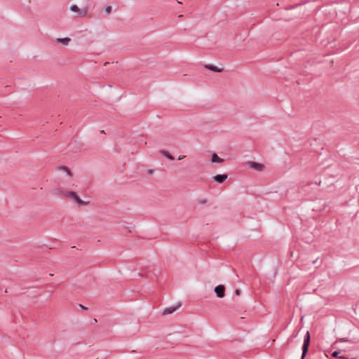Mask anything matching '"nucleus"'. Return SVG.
<instances>
[{"label": "nucleus", "instance_id": "20e7f679", "mask_svg": "<svg viewBox=\"0 0 359 359\" xmlns=\"http://www.w3.org/2000/svg\"><path fill=\"white\" fill-rule=\"evenodd\" d=\"M247 164L250 168L255 169L257 171H262L264 168V165L263 164L254 161H248Z\"/></svg>", "mask_w": 359, "mask_h": 359}, {"label": "nucleus", "instance_id": "4468645a", "mask_svg": "<svg viewBox=\"0 0 359 359\" xmlns=\"http://www.w3.org/2000/svg\"><path fill=\"white\" fill-rule=\"evenodd\" d=\"M339 353L340 351H336L332 353V355L333 357H339V359H346V358L344 355H340Z\"/></svg>", "mask_w": 359, "mask_h": 359}, {"label": "nucleus", "instance_id": "9b49d317", "mask_svg": "<svg viewBox=\"0 0 359 359\" xmlns=\"http://www.w3.org/2000/svg\"><path fill=\"white\" fill-rule=\"evenodd\" d=\"M210 161H211L212 163H222V162H224V159L221 158L220 157H219L217 156V154H215V153H213L211 155Z\"/></svg>", "mask_w": 359, "mask_h": 359}, {"label": "nucleus", "instance_id": "ddd939ff", "mask_svg": "<svg viewBox=\"0 0 359 359\" xmlns=\"http://www.w3.org/2000/svg\"><path fill=\"white\" fill-rule=\"evenodd\" d=\"M58 170H63L65 171L67 175L69 176H72V172L71 170L67 168V167H65V166H60L57 168Z\"/></svg>", "mask_w": 359, "mask_h": 359}, {"label": "nucleus", "instance_id": "393cba45", "mask_svg": "<svg viewBox=\"0 0 359 359\" xmlns=\"http://www.w3.org/2000/svg\"><path fill=\"white\" fill-rule=\"evenodd\" d=\"M100 133H104V130H101Z\"/></svg>", "mask_w": 359, "mask_h": 359}, {"label": "nucleus", "instance_id": "f3484780", "mask_svg": "<svg viewBox=\"0 0 359 359\" xmlns=\"http://www.w3.org/2000/svg\"><path fill=\"white\" fill-rule=\"evenodd\" d=\"M207 201H208L206 198H201V199L198 200V203L203 205V204H205L207 203Z\"/></svg>", "mask_w": 359, "mask_h": 359}, {"label": "nucleus", "instance_id": "0eeeda50", "mask_svg": "<svg viewBox=\"0 0 359 359\" xmlns=\"http://www.w3.org/2000/svg\"><path fill=\"white\" fill-rule=\"evenodd\" d=\"M228 176L226 174L223 175H216L213 177V179L215 182L218 183H222L224 182Z\"/></svg>", "mask_w": 359, "mask_h": 359}, {"label": "nucleus", "instance_id": "b1692460", "mask_svg": "<svg viewBox=\"0 0 359 359\" xmlns=\"http://www.w3.org/2000/svg\"><path fill=\"white\" fill-rule=\"evenodd\" d=\"M109 65V62H105V63H104V66H107V65Z\"/></svg>", "mask_w": 359, "mask_h": 359}, {"label": "nucleus", "instance_id": "5701e85b", "mask_svg": "<svg viewBox=\"0 0 359 359\" xmlns=\"http://www.w3.org/2000/svg\"><path fill=\"white\" fill-rule=\"evenodd\" d=\"M320 183H321V182H320V181H319V182H316V184L320 185Z\"/></svg>", "mask_w": 359, "mask_h": 359}, {"label": "nucleus", "instance_id": "1a4fd4ad", "mask_svg": "<svg viewBox=\"0 0 359 359\" xmlns=\"http://www.w3.org/2000/svg\"><path fill=\"white\" fill-rule=\"evenodd\" d=\"M53 193L55 194H59L60 196H68V194L69 193V191L63 188H59L53 190Z\"/></svg>", "mask_w": 359, "mask_h": 359}, {"label": "nucleus", "instance_id": "412c9836", "mask_svg": "<svg viewBox=\"0 0 359 359\" xmlns=\"http://www.w3.org/2000/svg\"><path fill=\"white\" fill-rule=\"evenodd\" d=\"M153 172H154V171H153L152 170H148L147 171V174H149V175H152V174H153Z\"/></svg>", "mask_w": 359, "mask_h": 359}, {"label": "nucleus", "instance_id": "4be33fe9", "mask_svg": "<svg viewBox=\"0 0 359 359\" xmlns=\"http://www.w3.org/2000/svg\"><path fill=\"white\" fill-rule=\"evenodd\" d=\"M79 306L82 309H87L85 306H83V305L81 304H79Z\"/></svg>", "mask_w": 359, "mask_h": 359}, {"label": "nucleus", "instance_id": "aec40b11", "mask_svg": "<svg viewBox=\"0 0 359 359\" xmlns=\"http://www.w3.org/2000/svg\"><path fill=\"white\" fill-rule=\"evenodd\" d=\"M186 156L184 155H181V156H179L178 157V160H182L185 158Z\"/></svg>", "mask_w": 359, "mask_h": 359}, {"label": "nucleus", "instance_id": "f03ea898", "mask_svg": "<svg viewBox=\"0 0 359 359\" xmlns=\"http://www.w3.org/2000/svg\"><path fill=\"white\" fill-rule=\"evenodd\" d=\"M67 197L71 198L72 201L76 202L79 205H86L89 204V203H90L89 201H84L81 200L78 196L76 193H75L74 191H69Z\"/></svg>", "mask_w": 359, "mask_h": 359}, {"label": "nucleus", "instance_id": "423d86ee", "mask_svg": "<svg viewBox=\"0 0 359 359\" xmlns=\"http://www.w3.org/2000/svg\"><path fill=\"white\" fill-rule=\"evenodd\" d=\"M181 306H182L181 303H177V304L175 306H170V307L166 308L163 311V315L165 316V315L171 314L173 312H175L177 309H179Z\"/></svg>", "mask_w": 359, "mask_h": 359}, {"label": "nucleus", "instance_id": "6ab92c4d", "mask_svg": "<svg viewBox=\"0 0 359 359\" xmlns=\"http://www.w3.org/2000/svg\"><path fill=\"white\" fill-rule=\"evenodd\" d=\"M241 291L239 289H236L234 292L235 294L237 296H239L241 294Z\"/></svg>", "mask_w": 359, "mask_h": 359}, {"label": "nucleus", "instance_id": "39448f33", "mask_svg": "<svg viewBox=\"0 0 359 359\" xmlns=\"http://www.w3.org/2000/svg\"><path fill=\"white\" fill-rule=\"evenodd\" d=\"M217 297L222 298L225 295V287L223 285H219L214 289Z\"/></svg>", "mask_w": 359, "mask_h": 359}, {"label": "nucleus", "instance_id": "a878e982", "mask_svg": "<svg viewBox=\"0 0 359 359\" xmlns=\"http://www.w3.org/2000/svg\"><path fill=\"white\" fill-rule=\"evenodd\" d=\"M93 322H97L96 318H95V319L93 320Z\"/></svg>", "mask_w": 359, "mask_h": 359}, {"label": "nucleus", "instance_id": "f257e3e1", "mask_svg": "<svg viewBox=\"0 0 359 359\" xmlns=\"http://www.w3.org/2000/svg\"><path fill=\"white\" fill-rule=\"evenodd\" d=\"M309 344H310V333L309 331H307L304 336V343H303V346H302V359H304V357L306 356V355L308 352V350H309Z\"/></svg>", "mask_w": 359, "mask_h": 359}, {"label": "nucleus", "instance_id": "6e6552de", "mask_svg": "<svg viewBox=\"0 0 359 359\" xmlns=\"http://www.w3.org/2000/svg\"><path fill=\"white\" fill-rule=\"evenodd\" d=\"M204 67L207 69L211 70L215 72H222L224 71L223 68H219L216 66H214L212 65H205Z\"/></svg>", "mask_w": 359, "mask_h": 359}, {"label": "nucleus", "instance_id": "7ed1b4c3", "mask_svg": "<svg viewBox=\"0 0 359 359\" xmlns=\"http://www.w3.org/2000/svg\"><path fill=\"white\" fill-rule=\"evenodd\" d=\"M70 10L72 12L77 13V16L78 17H84V16L86 15V14L88 13V8H84L83 9H80L76 5H72L70 7Z\"/></svg>", "mask_w": 359, "mask_h": 359}, {"label": "nucleus", "instance_id": "2eb2a0df", "mask_svg": "<svg viewBox=\"0 0 359 359\" xmlns=\"http://www.w3.org/2000/svg\"><path fill=\"white\" fill-rule=\"evenodd\" d=\"M297 336V332L292 334L287 339V343L289 344L292 341L293 339Z\"/></svg>", "mask_w": 359, "mask_h": 359}, {"label": "nucleus", "instance_id": "a211bd4d", "mask_svg": "<svg viewBox=\"0 0 359 359\" xmlns=\"http://www.w3.org/2000/svg\"><path fill=\"white\" fill-rule=\"evenodd\" d=\"M339 341H341V342H344V341H348L349 340L347 338H342V339H339ZM337 341H338V340H337L334 342V344H336Z\"/></svg>", "mask_w": 359, "mask_h": 359}, {"label": "nucleus", "instance_id": "dca6fc26", "mask_svg": "<svg viewBox=\"0 0 359 359\" xmlns=\"http://www.w3.org/2000/svg\"><path fill=\"white\" fill-rule=\"evenodd\" d=\"M111 10H112V8H111V6H106V7L104 8V11H105L107 14L111 13Z\"/></svg>", "mask_w": 359, "mask_h": 359}, {"label": "nucleus", "instance_id": "9d476101", "mask_svg": "<svg viewBox=\"0 0 359 359\" xmlns=\"http://www.w3.org/2000/svg\"><path fill=\"white\" fill-rule=\"evenodd\" d=\"M71 39L69 38H57L55 39V41L58 43H61L64 46H67L69 43L70 42Z\"/></svg>", "mask_w": 359, "mask_h": 359}, {"label": "nucleus", "instance_id": "f8f14e48", "mask_svg": "<svg viewBox=\"0 0 359 359\" xmlns=\"http://www.w3.org/2000/svg\"><path fill=\"white\" fill-rule=\"evenodd\" d=\"M160 153L170 160L174 159V157L166 150H161Z\"/></svg>", "mask_w": 359, "mask_h": 359}]
</instances>
